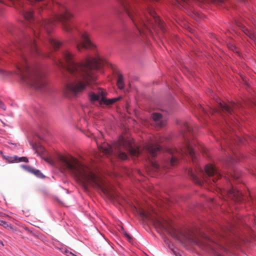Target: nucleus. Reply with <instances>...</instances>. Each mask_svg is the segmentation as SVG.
<instances>
[{"label":"nucleus","mask_w":256,"mask_h":256,"mask_svg":"<svg viewBox=\"0 0 256 256\" xmlns=\"http://www.w3.org/2000/svg\"><path fill=\"white\" fill-rule=\"evenodd\" d=\"M74 43L79 51L82 48L93 50L95 57L89 56L84 62L76 63L72 54L68 50L62 52L57 64L66 69L74 79L68 82L63 90L64 95L68 98L81 93L87 86L94 82L97 78L96 71L106 64V62L98 54L96 45L86 32L80 33V38H74Z\"/></svg>","instance_id":"nucleus-1"},{"label":"nucleus","mask_w":256,"mask_h":256,"mask_svg":"<svg viewBox=\"0 0 256 256\" xmlns=\"http://www.w3.org/2000/svg\"><path fill=\"white\" fill-rule=\"evenodd\" d=\"M59 160L62 168L74 176L85 189L90 185L102 190L104 192H106V190L101 184L100 178L76 158L70 155H61L59 156Z\"/></svg>","instance_id":"nucleus-2"},{"label":"nucleus","mask_w":256,"mask_h":256,"mask_svg":"<svg viewBox=\"0 0 256 256\" xmlns=\"http://www.w3.org/2000/svg\"><path fill=\"white\" fill-rule=\"evenodd\" d=\"M184 127L186 132L183 134L184 142L178 148H168L166 151L172 154L170 160L168 162L166 166H175L178 161L176 154L178 156H182L184 154L190 155L194 160L196 156V150L198 149L202 152H205V148L202 144L198 141L194 140L192 136L194 134V130L192 126L188 122L184 124Z\"/></svg>","instance_id":"nucleus-3"},{"label":"nucleus","mask_w":256,"mask_h":256,"mask_svg":"<svg viewBox=\"0 0 256 256\" xmlns=\"http://www.w3.org/2000/svg\"><path fill=\"white\" fill-rule=\"evenodd\" d=\"M100 150L106 154H115L122 160H125L128 158L127 154L123 151L126 150L134 156H138L142 152V148L135 144L133 138H125L120 136L118 140L114 142L112 146L106 143H104L99 147Z\"/></svg>","instance_id":"nucleus-4"},{"label":"nucleus","mask_w":256,"mask_h":256,"mask_svg":"<svg viewBox=\"0 0 256 256\" xmlns=\"http://www.w3.org/2000/svg\"><path fill=\"white\" fill-rule=\"evenodd\" d=\"M204 174H206L210 177V181H212L214 184L222 176L218 170L211 164L206 165L204 172L201 168H196L194 170L190 168L188 170V174L192 178L194 182L200 185L202 182L201 178Z\"/></svg>","instance_id":"nucleus-5"},{"label":"nucleus","mask_w":256,"mask_h":256,"mask_svg":"<svg viewBox=\"0 0 256 256\" xmlns=\"http://www.w3.org/2000/svg\"><path fill=\"white\" fill-rule=\"evenodd\" d=\"M216 102L217 103V108L213 106H210L209 110H206L202 106H199V112L200 114H204L209 116L210 114H212L214 112H222L228 115H232L234 112L236 108L239 106V104L233 102L230 106L222 102L221 100L218 98H216Z\"/></svg>","instance_id":"nucleus-6"},{"label":"nucleus","mask_w":256,"mask_h":256,"mask_svg":"<svg viewBox=\"0 0 256 256\" xmlns=\"http://www.w3.org/2000/svg\"><path fill=\"white\" fill-rule=\"evenodd\" d=\"M107 92L105 90L100 88H92V91L88 92V98L92 102H99L100 104H104L106 106L111 105L116 102L122 99V96L113 98H106Z\"/></svg>","instance_id":"nucleus-7"},{"label":"nucleus","mask_w":256,"mask_h":256,"mask_svg":"<svg viewBox=\"0 0 256 256\" xmlns=\"http://www.w3.org/2000/svg\"><path fill=\"white\" fill-rule=\"evenodd\" d=\"M177 238L183 244H193L202 248L206 246L205 244L198 238L190 232L186 234L180 232Z\"/></svg>","instance_id":"nucleus-8"},{"label":"nucleus","mask_w":256,"mask_h":256,"mask_svg":"<svg viewBox=\"0 0 256 256\" xmlns=\"http://www.w3.org/2000/svg\"><path fill=\"white\" fill-rule=\"evenodd\" d=\"M166 138L158 136L154 140H152L150 142L146 144L144 146V150L148 152L152 157H154L157 152L161 150V147L158 144L164 142Z\"/></svg>","instance_id":"nucleus-9"},{"label":"nucleus","mask_w":256,"mask_h":256,"mask_svg":"<svg viewBox=\"0 0 256 256\" xmlns=\"http://www.w3.org/2000/svg\"><path fill=\"white\" fill-rule=\"evenodd\" d=\"M152 220L156 228L166 232L169 231V227L170 226V224L164 218H156Z\"/></svg>","instance_id":"nucleus-10"},{"label":"nucleus","mask_w":256,"mask_h":256,"mask_svg":"<svg viewBox=\"0 0 256 256\" xmlns=\"http://www.w3.org/2000/svg\"><path fill=\"white\" fill-rule=\"evenodd\" d=\"M228 194L230 197L235 198L236 200H240L242 198V193L237 188L234 187L228 190Z\"/></svg>","instance_id":"nucleus-11"},{"label":"nucleus","mask_w":256,"mask_h":256,"mask_svg":"<svg viewBox=\"0 0 256 256\" xmlns=\"http://www.w3.org/2000/svg\"><path fill=\"white\" fill-rule=\"evenodd\" d=\"M152 118L158 126L162 127L165 125L166 122L162 120V115L160 114L153 113Z\"/></svg>","instance_id":"nucleus-12"},{"label":"nucleus","mask_w":256,"mask_h":256,"mask_svg":"<svg viewBox=\"0 0 256 256\" xmlns=\"http://www.w3.org/2000/svg\"><path fill=\"white\" fill-rule=\"evenodd\" d=\"M23 167L28 172L34 174L36 177L40 178H44V176L38 170L32 168V167L28 166H23Z\"/></svg>","instance_id":"nucleus-13"},{"label":"nucleus","mask_w":256,"mask_h":256,"mask_svg":"<svg viewBox=\"0 0 256 256\" xmlns=\"http://www.w3.org/2000/svg\"><path fill=\"white\" fill-rule=\"evenodd\" d=\"M48 42L50 46L55 50H57L62 46V43L60 42L51 36H49L48 38Z\"/></svg>","instance_id":"nucleus-14"},{"label":"nucleus","mask_w":256,"mask_h":256,"mask_svg":"<svg viewBox=\"0 0 256 256\" xmlns=\"http://www.w3.org/2000/svg\"><path fill=\"white\" fill-rule=\"evenodd\" d=\"M241 28L242 32L256 44V34L244 26H242Z\"/></svg>","instance_id":"nucleus-15"},{"label":"nucleus","mask_w":256,"mask_h":256,"mask_svg":"<svg viewBox=\"0 0 256 256\" xmlns=\"http://www.w3.org/2000/svg\"><path fill=\"white\" fill-rule=\"evenodd\" d=\"M234 158L228 155L226 158L224 160V162L227 164H233L239 160L238 156L234 152Z\"/></svg>","instance_id":"nucleus-16"},{"label":"nucleus","mask_w":256,"mask_h":256,"mask_svg":"<svg viewBox=\"0 0 256 256\" xmlns=\"http://www.w3.org/2000/svg\"><path fill=\"white\" fill-rule=\"evenodd\" d=\"M0 225L8 230H12V232H16V228L12 224L2 220H0Z\"/></svg>","instance_id":"nucleus-17"},{"label":"nucleus","mask_w":256,"mask_h":256,"mask_svg":"<svg viewBox=\"0 0 256 256\" xmlns=\"http://www.w3.org/2000/svg\"><path fill=\"white\" fill-rule=\"evenodd\" d=\"M226 123L230 128L232 130H234V128L236 126H239L240 122L238 121V120L234 119H232L231 118L230 120H228V122H226Z\"/></svg>","instance_id":"nucleus-18"},{"label":"nucleus","mask_w":256,"mask_h":256,"mask_svg":"<svg viewBox=\"0 0 256 256\" xmlns=\"http://www.w3.org/2000/svg\"><path fill=\"white\" fill-rule=\"evenodd\" d=\"M151 166L154 170L158 172L161 170L162 166H160L156 162L152 161Z\"/></svg>","instance_id":"nucleus-19"},{"label":"nucleus","mask_w":256,"mask_h":256,"mask_svg":"<svg viewBox=\"0 0 256 256\" xmlns=\"http://www.w3.org/2000/svg\"><path fill=\"white\" fill-rule=\"evenodd\" d=\"M118 86L120 89H122L124 88V82L123 80V78L122 76H119L118 78L117 82Z\"/></svg>","instance_id":"nucleus-20"},{"label":"nucleus","mask_w":256,"mask_h":256,"mask_svg":"<svg viewBox=\"0 0 256 256\" xmlns=\"http://www.w3.org/2000/svg\"><path fill=\"white\" fill-rule=\"evenodd\" d=\"M4 158L6 160L8 161L9 162H16V160H18V156H4Z\"/></svg>","instance_id":"nucleus-21"},{"label":"nucleus","mask_w":256,"mask_h":256,"mask_svg":"<svg viewBox=\"0 0 256 256\" xmlns=\"http://www.w3.org/2000/svg\"><path fill=\"white\" fill-rule=\"evenodd\" d=\"M164 242L165 244L168 246L170 250H172L174 248V244L170 242V240L168 238L164 239Z\"/></svg>","instance_id":"nucleus-22"},{"label":"nucleus","mask_w":256,"mask_h":256,"mask_svg":"<svg viewBox=\"0 0 256 256\" xmlns=\"http://www.w3.org/2000/svg\"><path fill=\"white\" fill-rule=\"evenodd\" d=\"M28 162V160L26 157H24V156L20 157V158L18 157V160H16V162Z\"/></svg>","instance_id":"nucleus-23"},{"label":"nucleus","mask_w":256,"mask_h":256,"mask_svg":"<svg viewBox=\"0 0 256 256\" xmlns=\"http://www.w3.org/2000/svg\"><path fill=\"white\" fill-rule=\"evenodd\" d=\"M33 148L36 150V152H38L39 151L43 152L44 150V148L42 146H38L37 147H35V146H34Z\"/></svg>","instance_id":"nucleus-24"},{"label":"nucleus","mask_w":256,"mask_h":256,"mask_svg":"<svg viewBox=\"0 0 256 256\" xmlns=\"http://www.w3.org/2000/svg\"><path fill=\"white\" fill-rule=\"evenodd\" d=\"M228 46L230 50L236 52H238L236 50V48L234 44L230 43L228 44Z\"/></svg>","instance_id":"nucleus-25"},{"label":"nucleus","mask_w":256,"mask_h":256,"mask_svg":"<svg viewBox=\"0 0 256 256\" xmlns=\"http://www.w3.org/2000/svg\"><path fill=\"white\" fill-rule=\"evenodd\" d=\"M171 250L176 256H182L178 250L176 248H174V249Z\"/></svg>","instance_id":"nucleus-26"},{"label":"nucleus","mask_w":256,"mask_h":256,"mask_svg":"<svg viewBox=\"0 0 256 256\" xmlns=\"http://www.w3.org/2000/svg\"><path fill=\"white\" fill-rule=\"evenodd\" d=\"M236 139L237 140H238V142H240V143H244V138H240L239 136H237Z\"/></svg>","instance_id":"nucleus-27"},{"label":"nucleus","mask_w":256,"mask_h":256,"mask_svg":"<svg viewBox=\"0 0 256 256\" xmlns=\"http://www.w3.org/2000/svg\"><path fill=\"white\" fill-rule=\"evenodd\" d=\"M0 108L4 110H5L6 109V106L4 105V102H2L1 100H0Z\"/></svg>","instance_id":"nucleus-28"},{"label":"nucleus","mask_w":256,"mask_h":256,"mask_svg":"<svg viewBox=\"0 0 256 256\" xmlns=\"http://www.w3.org/2000/svg\"><path fill=\"white\" fill-rule=\"evenodd\" d=\"M140 215L142 217H143V218H148V216H147V215L144 212H140Z\"/></svg>","instance_id":"nucleus-29"},{"label":"nucleus","mask_w":256,"mask_h":256,"mask_svg":"<svg viewBox=\"0 0 256 256\" xmlns=\"http://www.w3.org/2000/svg\"><path fill=\"white\" fill-rule=\"evenodd\" d=\"M249 18L252 23L256 26L254 18L253 17H251V18Z\"/></svg>","instance_id":"nucleus-30"},{"label":"nucleus","mask_w":256,"mask_h":256,"mask_svg":"<svg viewBox=\"0 0 256 256\" xmlns=\"http://www.w3.org/2000/svg\"><path fill=\"white\" fill-rule=\"evenodd\" d=\"M0 216L9 217V216L8 214L1 212H0Z\"/></svg>","instance_id":"nucleus-31"},{"label":"nucleus","mask_w":256,"mask_h":256,"mask_svg":"<svg viewBox=\"0 0 256 256\" xmlns=\"http://www.w3.org/2000/svg\"><path fill=\"white\" fill-rule=\"evenodd\" d=\"M125 236L128 238H131L130 236L127 233H125Z\"/></svg>","instance_id":"nucleus-32"},{"label":"nucleus","mask_w":256,"mask_h":256,"mask_svg":"<svg viewBox=\"0 0 256 256\" xmlns=\"http://www.w3.org/2000/svg\"><path fill=\"white\" fill-rule=\"evenodd\" d=\"M4 73V70L0 68V74H2Z\"/></svg>","instance_id":"nucleus-33"},{"label":"nucleus","mask_w":256,"mask_h":256,"mask_svg":"<svg viewBox=\"0 0 256 256\" xmlns=\"http://www.w3.org/2000/svg\"><path fill=\"white\" fill-rule=\"evenodd\" d=\"M38 6L40 8H42V5H38Z\"/></svg>","instance_id":"nucleus-34"},{"label":"nucleus","mask_w":256,"mask_h":256,"mask_svg":"<svg viewBox=\"0 0 256 256\" xmlns=\"http://www.w3.org/2000/svg\"><path fill=\"white\" fill-rule=\"evenodd\" d=\"M45 56L46 57H50V56L49 54H46Z\"/></svg>","instance_id":"nucleus-35"},{"label":"nucleus","mask_w":256,"mask_h":256,"mask_svg":"<svg viewBox=\"0 0 256 256\" xmlns=\"http://www.w3.org/2000/svg\"><path fill=\"white\" fill-rule=\"evenodd\" d=\"M234 177H235L236 178H239V176H234Z\"/></svg>","instance_id":"nucleus-36"},{"label":"nucleus","mask_w":256,"mask_h":256,"mask_svg":"<svg viewBox=\"0 0 256 256\" xmlns=\"http://www.w3.org/2000/svg\"><path fill=\"white\" fill-rule=\"evenodd\" d=\"M216 256H221L220 254H217Z\"/></svg>","instance_id":"nucleus-37"},{"label":"nucleus","mask_w":256,"mask_h":256,"mask_svg":"<svg viewBox=\"0 0 256 256\" xmlns=\"http://www.w3.org/2000/svg\"><path fill=\"white\" fill-rule=\"evenodd\" d=\"M0 244H2V242L0 240Z\"/></svg>","instance_id":"nucleus-38"},{"label":"nucleus","mask_w":256,"mask_h":256,"mask_svg":"<svg viewBox=\"0 0 256 256\" xmlns=\"http://www.w3.org/2000/svg\"><path fill=\"white\" fill-rule=\"evenodd\" d=\"M0 2H2V0H0Z\"/></svg>","instance_id":"nucleus-39"}]
</instances>
